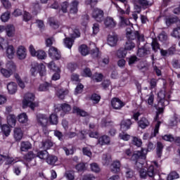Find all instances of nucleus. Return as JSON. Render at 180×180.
Wrapping results in <instances>:
<instances>
[{
    "label": "nucleus",
    "instance_id": "1",
    "mask_svg": "<svg viewBox=\"0 0 180 180\" xmlns=\"http://www.w3.org/2000/svg\"><path fill=\"white\" fill-rule=\"evenodd\" d=\"M158 107H156V109L158 110V112L156 114V116L155 117V120H158V116L160 114L164 112V108L169 105V101L165 100V91H160L158 94Z\"/></svg>",
    "mask_w": 180,
    "mask_h": 180
},
{
    "label": "nucleus",
    "instance_id": "2",
    "mask_svg": "<svg viewBox=\"0 0 180 180\" xmlns=\"http://www.w3.org/2000/svg\"><path fill=\"white\" fill-rule=\"evenodd\" d=\"M34 95L32 93H28L25 95L24 100L22 101V108H30L32 110H34V108L39 106V103H34Z\"/></svg>",
    "mask_w": 180,
    "mask_h": 180
},
{
    "label": "nucleus",
    "instance_id": "3",
    "mask_svg": "<svg viewBox=\"0 0 180 180\" xmlns=\"http://www.w3.org/2000/svg\"><path fill=\"white\" fill-rule=\"evenodd\" d=\"M146 151L144 149H141V151H136L133 154V151L131 148L126 149L124 151V157H131L132 160H137L136 161H140V160H146Z\"/></svg>",
    "mask_w": 180,
    "mask_h": 180
},
{
    "label": "nucleus",
    "instance_id": "4",
    "mask_svg": "<svg viewBox=\"0 0 180 180\" xmlns=\"http://www.w3.org/2000/svg\"><path fill=\"white\" fill-rule=\"evenodd\" d=\"M0 46L1 49H6V56L8 58H13L15 56V48L12 45L8 44L5 39L0 38Z\"/></svg>",
    "mask_w": 180,
    "mask_h": 180
},
{
    "label": "nucleus",
    "instance_id": "5",
    "mask_svg": "<svg viewBox=\"0 0 180 180\" xmlns=\"http://www.w3.org/2000/svg\"><path fill=\"white\" fill-rule=\"evenodd\" d=\"M134 5V9L137 13H140L141 12V7L144 9H147V8H150L153 4V0H138Z\"/></svg>",
    "mask_w": 180,
    "mask_h": 180
},
{
    "label": "nucleus",
    "instance_id": "6",
    "mask_svg": "<svg viewBox=\"0 0 180 180\" xmlns=\"http://www.w3.org/2000/svg\"><path fill=\"white\" fill-rule=\"evenodd\" d=\"M31 75L32 77H36V75L39 72L41 77H44L46 75V66L43 64H36L34 67L30 69Z\"/></svg>",
    "mask_w": 180,
    "mask_h": 180
},
{
    "label": "nucleus",
    "instance_id": "7",
    "mask_svg": "<svg viewBox=\"0 0 180 180\" xmlns=\"http://www.w3.org/2000/svg\"><path fill=\"white\" fill-rule=\"evenodd\" d=\"M135 165H136V168H137L139 171L140 178H141L142 179H146L148 176L147 174V171L143 168L144 167L143 164L140 162V160H139L136 162Z\"/></svg>",
    "mask_w": 180,
    "mask_h": 180
},
{
    "label": "nucleus",
    "instance_id": "8",
    "mask_svg": "<svg viewBox=\"0 0 180 180\" xmlns=\"http://www.w3.org/2000/svg\"><path fill=\"white\" fill-rule=\"evenodd\" d=\"M49 56L53 60H60L61 58V53L54 46H51L49 50Z\"/></svg>",
    "mask_w": 180,
    "mask_h": 180
},
{
    "label": "nucleus",
    "instance_id": "9",
    "mask_svg": "<svg viewBox=\"0 0 180 180\" xmlns=\"http://www.w3.org/2000/svg\"><path fill=\"white\" fill-rule=\"evenodd\" d=\"M124 105V103L118 98H114L111 100V106L115 110H120V109H122Z\"/></svg>",
    "mask_w": 180,
    "mask_h": 180
},
{
    "label": "nucleus",
    "instance_id": "10",
    "mask_svg": "<svg viewBox=\"0 0 180 180\" xmlns=\"http://www.w3.org/2000/svg\"><path fill=\"white\" fill-rule=\"evenodd\" d=\"M92 16L96 22H102V20H103V11L100 8H94L93 10Z\"/></svg>",
    "mask_w": 180,
    "mask_h": 180
},
{
    "label": "nucleus",
    "instance_id": "11",
    "mask_svg": "<svg viewBox=\"0 0 180 180\" xmlns=\"http://www.w3.org/2000/svg\"><path fill=\"white\" fill-rule=\"evenodd\" d=\"M27 56V50L23 46H20L17 49V56L19 60H25Z\"/></svg>",
    "mask_w": 180,
    "mask_h": 180
},
{
    "label": "nucleus",
    "instance_id": "12",
    "mask_svg": "<svg viewBox=\"0 0 180 180\" xmlns=\"http://www.w3.org/2000/svg\"><path fill=\"white\" fill-rule=\"evenodd\" d=\"M118 40L119 38L116 34H110L107 39L108 44L111 47H115L117 44Z\"/></svg>",
    "mask_w": 180,
    "mask_h": 180
},
{
    "label": "nucleus",
    "instance_id": "13",
    "mask_svg": "<svg viewBox=\"0 0 180 180\" xmlns=\"http://www.w3.org/2000/svg\"><path fill=\"white\" fill-rule=\"evenodd\" d=\"M127 37L128 40H130L131 41L135 39H138L139 41H143V40H144V37H143V35H140L137 31L131 32V34H129Z\"/></svg>",
    "mask_w": 180,
    "mask_h": 180
},
{
    "label": "nucleus",
    "instance_id": "14",
    "mask_svg": "<svg viewBox=\"0 0 180 180\" xmlns=\"http://www.w3.org/2000/svg\"><path fill=\"white\" fill-rule=\"evenodd\" d=\"M37 120L41 126H47V123L49 122V118L44 114H39L37 116Z\"/></svg>",
    "mask_w": 180,
    "mask_h": 180
},
{
    "label": "nucleus",
    "instance_id": "15",
    "mask_svg": "<svg viewBox=\"0 0 180 180\" xmlns=\"http://www.w3.org/2000/svg\"><path fill=\"white\" fill-rule=\"evenodd\" d=\"M104 25L106 27L113 29V27H116V21L112 17H107L104 20Z\"/></svg>",
    "mask_w": 180,
    "mask_h": 180
},
{
    "label": "nucleus",
    "instance_id": "16",
    "mask_svg": "<svg viewBox=\"0 0 180 180\" xmlns=\"http://www.w3.org/2000/svg\"><path fill=\"white\" fill-rule=\"evenodd\" d=\"M132 123H131V120H123L121 122V131H127V130H129V129H130Z\"/></svg>",
    "mask_w": 180,
    "mask_h": 180
},
{
    "label": "nucleus",
    "instance_id": "17",
    "mask_svg": "<svg viewBox=\"0 0 180 180\" xmlns=\"http://www.w3.org/2000/svg\"><path fill=\"white\" fill-rule=\"evenodd\" d=\"M13 137L15 141H20L23 138V131L20 128H15L13 130Z\"/></svg>",
    "mask_w": 180,
    "mask_h": 180
},
{
    "label": "nucleus",
    "instance_id": "18",
    "mask_svg": "<svg viewBox=\"0 0 180 180\" xmlns=\"http://www.w3.org/2000/svg\"><path fill=\"white\" fill-rule=\"evenodd\" d=\"M32 146L31 143L29 141H22L20 142V151L26 153V151H29V150H32Z\"/></svg>",
    "mask_w": 180,
    "mask_h": 180
},
{
    "label": "nucleus",
    "instance_id": "19",
    "mask_svg": "<svg viewBox=\"0 0 180 180\" xmlns=\"http://www.w3.org/2000/svg\"><path fill=\"white\" fill-rule=\"evenodd\" d=\"M7 89L8 94L13 95V94H16V91H18V84H16L15 82H11L7 84Z\"/></svg>",
    "mask_w": 180,
    "mask_h": 180
},
{
    "label": "nucleus",
    "instance_id": "20",
    "mask_svg": "<svg viewBox=\"0 0 180 180\" xmlns=\"http://www.w3.org/2000/svg\"><path fill=\"white\" fill-rule=\"evenodd\" d=\"M78 1L74 0L70 6V15H77L78 13Z\"/></svg>",
    "mask_w": 180,
    "mask_h": 180
},
{
    "label": "nucleus",
    "instance_id": "21",
    "mask_svg": "<svg viewBox=\"0 0 180 180\" xmlns=\"http://www.w3.org/2000/svg\"><path fill=\"white\" fill-rule=\"evenodd\" d=\"M6 33L8 37H13L15 36V27L13 25H6Z\"/></svg>",
    "mask_w": 180,
    "mask_h": 180
},
{
    "label": "nucleus",
    "instance_id": "22",
    "mask_svg": "<svg viewBox=\"0 0 180 180\" xmlns=\"http://www.w3.org/2000/svg\"><path fill=\"white\" fill-rule=\"evenodd\" d=\"M98 144H100V146H106L108 144H110V138H109V136L106 135H104L98 139Z\"/></svg>",
    "mask_w": 180,
    "mask_h": 180
},
{
    "label": "nucleus",
    "instance_id": "23",
    "mask_svg": "<svg viewBox=\"0 0 180 180\" xmlns=\"http://www.w3.org/2000/svg\"><path fill=\"white\" fill-rule=\"evenodd\" d=\"M46 161L49 165H56V162L58 161V158L56 155H49Z\"/></svg>",
    "mask_w": 180,
    "mask_h": 180
},
{
    "label": "nucleus",
    "instance_id": "24",
    "mask_svg": "<svg viewBox=\"0 0 180 180\" xmlns=\"http://www.w3.org/2000/svg\"><path fill=\"white\" fill-rule=\"evenodd\" d=\"M139 126L141 127V129H146V127H148L150 126V121L147 120L146 117H142L139 121Z\"/></svg>",
    "mask_w": 180,
    "mask_h": 180
},
{
    "label": "nucleus",
    "instance_id": "25",
    "mask_svg": "<svg viewBox=\"0 0 180 180\" xmlns=\"http://www.w3.org/2000/svg\"><path fill=\"white\" fill-rule=\"evenodd\" d=\"M120 167H121L120 161H118V160L114 161L112 164V168H111L112 172H114V174L119 172V171H120Z\"/></svg>",
    "mask_w": 180,
    "mask_h": 180
},
{
    "label": "nucleus",
    "instance_id": "26",
    "mask_svg": "<svg viewBox=\"0 0 180 180\" xmlns=\"http://www.w3.org/2000/svg\"><path fill=\"white\" fill-rule=\"evenodd\" d=\"M36 157H38L39 160H46L49 157V152L47 150H39L37 152Z\"/></svg>",
    "mask_w": 180,
    "mask_h": 180
},
{
    "label": "nucleus",
    "instance_id": "27",
    "mask_svg": "<svg viewBox=\"0 0 180 180\" xmlns=\"http://www.w3.org/2000/svg\"><path fill=\"white\" fill-rule=\"evenodd\" d=\"M6 68L8 70H10L13 74V72H16V64L13 63V61H8L6 64Z\"/></svg>",
    "mask_w": 180,
    "mask_h": 180
},
{
    "label": "nucleus",
    "instance_id": "28",
    "mask_svg": "<svg viewBox=\"0 0 180 180\" xmlns=\"http://www.w3.org/2000/svg\"><path fill=\"white\" fill-rule=\"evenodd\" d=\"M53 146V142L51 140H46L41 143V148L44 150H50V148Z\"/></svg>",
    "mask_w": 180,
    "mask_h": 180
},
{
    "label": "nucleus",
    "instance_id": "29",
    "mask_svg": "<svg viewBox=\"0 0 180 180\" xmlns=\"http://www.w3.org/2000/svg\"><path fill=\"white\" fill-rule=\"evenodd\" d=\"M164 149V144L161 142L157 143V155L159 158H161V155H162V150Z\"/></svg>",
    "mask_w": 180,
    "mask_h": 180
},
{
    "label": "nucleus",
    "instance_id": "30",
    "mask_svg": "<svg viewBox=\"0 0 180 180\" xmlns=\"http://www.w3.org/2000/svg\"><path fill=\"white\" fill-rule=\"evenodd\" d=\"M79 53H81L82 56H88L89 54V49H88V46L85 44L80 46L79 49Z\"/></svg>",
    "mask_w": 180,
    "mask_h": 180
},
{
    "label": "nucleus",
    "instance_id": "31",
    "mask_svg": "<svg viewBox=\"0 0 180 180\" xmlns=\"http://www.w3.org/2000/svg\"><path fill=\"white\" fill-rule=\"evenodd\" d=\"M127 55V51L124 49V48H120L117 51V57H118V58H124V57H126Z\"/></svg>",
    "mask_w": 180,
    "mask_h": 180
},
{
    "label": "nucleus",
    "instance_id": "32",
    "mask_svg": "<svg viewBox=\"0 0 180 180\" xmlns=\"http://www.w3.org/2000/svg\"><path fill=\"white\" fill-rule=\"evenodd\" d=\"M7 122L11 127H13L16 124V117L15 115H9L7 117Z\"/></svg>",
    "mask_w": 180,
    "mask_h": 180
},
{
    "label": "nucleus",
    "instance_id": "33",
    "mask_svg": "<svg viewBox=\"0 0 180 180\" xmlns=\"http://www.w3.org/2000/svg\"><path fill=\"white\" fill-rule=\"evenodd\" d=\"M90 54L93 58H98V57H101V52L99 51V49L96 48V46L90 51Z\"/></svg>",
    "mask_w": 180,
    "mask_h": 180
},
{
    "label": "nucleus",
    "instance_id": "34",
    "mask_svg": "<svg viewBox=\"0 0 180 180\" xmlns=\"http://www.w3.org/2000/svg\"><path fill=\"white\" fill-rule=\"evenodd\" d=\"M73 113H77V115H79V116H83V117L88 115V112L81 110L78 107L73 108Z\"/></svg>",
    "mask_w": 180,
    "mask_h": 180
},
{
    "label": "nucleus",
    "instance_id": "35",
    "mask_svg": "<svg viewBox=\"0 0 180 180\" xmlns=\"http://www.w3.org/2000/svg\"><path fill=\"white\" fill-rule=\"evenodd\" d=\"M134 47H136V44H134L133 41H131V40H128L126 42L125 46H124V49L127 51V50L129 51H130L131 50H133V49H134Z\"/></svg>",
    "mask_w": 180,
    "mask_h": 180
},
{
    "label": "nucleus",
    "instance_id": "36",
    "mask_svg": "<svg viewBox=\"0 0 180 180\" xmlns=\"http://www.w3.org/2000/svg\"><path fill=\"white\" fill-rule=\"evenodd\" d=\"M66 155H72L74 154V147L72 146H65L63 148Z\"/></svg>",
    "mask_w": 180,
    "mask_h": 180
},
{
    "label": "nucleus",
    "instance_id": "37",
    "mask_svg": "<svg viewBox=\"0 0 180 180\" xmlns=\"http://www.w3.org/2000/svg\"><path fill=\"white\" fill-rule=\"evenodd\" d=\"M146 172L149 178L154 179V176H155V170L154 169V166L150 165Z\"/></svg>",
    "mask_w": 180,
    "mask_h": 180
},
{
    "label": "nucleus",
    "instance_id": "38",
    "mask_svg": "<svg viewBox=\"0 0 180 180\" xmlns=\"http://www.w3.org/2000/svg\"><path fill=\"white\" fill-rule=\"evenodd\" d=\"M34 158H36V155L33 153V151L28 152L25 156L24 160L25 161H32Z\"/></svg>",
    "mask_w": 180,
    "mask_h": 180
},
{
    "label": "nucleus",
    "instance_id": "39",
    "mask_svg": "<svg viewBox=\"0 0 180 180\" xmlns=\"http://www.w3.org/2000/svg\"><path fill=\"white\" fill-rule=\"evenodd\" d=\"M1 74L5 77V78H10L11 75H13V73L8 69L1 68L0 70Z\"/></svg>",
    "mask_w": 180,
    "mask_h": 180
},
{
    "label": "nucleus",
    "instance_id": "40",
    "mask_svg": "<svg viewBox=\"0 0 180 180\" xmlns=\"http://www.w3.org/2000/svg\"><path fill=\"white\" fill-rule=\"evenodd\" d=\"M48 22L51 27L53 29H58V22L56 21L54 18H49Z\"/></svg>",
    "mask_w": 180,
    "mask_h": 180
},
{
    "label": "nucleus",
    "instance_id": "41",
    "mask_svg": "<svg viewBox=\"0 0 180 180\" xmlns=\"http://www.w3.org/2000/svg\"><path fill=\"white\" fill-rule=\"evenodd\" d=\"M49 122L51 124H58V117L56 114H51L49 117Z\"/></svg>",
    "mask_w": 180,
    "mask_h": 180
},
{
    "label": "nucleus",
    "instance_id": "42",
    "mask_svg": "<svg viewBox=\"0 0 180 180\" xmlns=\"http://www.w3.org/2000/svg\"><path fill=\"white\" fill-rule=\"evenodd\" d=\"M67 94H68V90H64L63 89L58 90L56 93V95L60 98V99H64V96Z\"/></svg>",
    "mask_w": 180,
    "mask_h": 180
},
{
    "label": "nucleus",
    "instance_id": "43",
    "mask_svg": "<svg viewBox=\"0 0 180 180\" xmlns=\"http://www.w3.org/2000/svg\"><path fill=\"white\" fill-rule=\"evenodd\" d=\"M35 57H37L39 60H44L46 57H47V55L46 54V52L43 50H39L37 51Z\"/></svg>",
    "mask_w": 180,
    "mask_h": 180
},
{
    "label": "nucleus",
    "instance_id": "44",
    "mask_svg": "<svg viewBox=\"0 0 180 180\" xmlns=\"http://www.w3.org/2000/svg\"><path fill=\"white\" fill-rule=\"evenodd\" d=\"M27 120L28 118L26 113L22 112L18 115V121L20 122V123H27Z\"/></svg>",
    "mask_w": 180,
    "mask_h": 180
},
{
    "label": "nucleus",
    "instance_id": "45",
    "mask_svg": "<svg viewBox=\"0 0 180 180\" xmlns=\"http://www.w3.org/2000/svg\"><path fill=\"white\" fill-rule=\"evenodd\" d=\"M10 18H11V12L9 11H6L1 15V20L4 22H8V20H9Z\"/></svg>",
    "mask_w": 180,
    "mask_h": 180
},
{
    "label": "nucleus",
    "instance_id": "46",
    "mask_svg": "<svg viewBox=\"0 0 180 180\" xmlns=\"http://www.w3.org/2000/svg\"><path fill=\"white\" fill-rule=\"evenodd\" d=\"M148 54V51L144 48H141L138 50V57H146Z\"/></svg>",
    "mask_w": 180,
    "mask_h": 180
},
{
    "label": "nucleus",
    "instance_id": "47",
    "mask_svg": "<svg viewBox=\"0 0 180 180\" xmlns=\"http://www.w3.org/2000/svg\"><path fill=\"white\" fill-rule=\"evenodd\" d=\"M48 68L53 71H56V72H60V68L57 67L53 61L48 64Z\"/></svg>",
    "mask_w": 180,
    "mask_h": 180
},
{
    "label": "nucleus",
    "instance_id": "48",
    "mask_svg": "<svg viewBox=\"0 0 180 180\" xmlns=\"http://www.w3.org/2000/svg\"><path fill=\"white\" fill-rule=\"evenodd\" d=\"M1 128L5 136L8 137V136H9L11 134V127L6 124H4Z\"/></svg>",
    "mask_w": 180,
    "mask_h": 180
},
{
    "label": "nucleus",
    "instance_id": "49",
    "mask_svg": "<svg viewBox=\"0 0 180 180\" xmlns=\"http://www.w3.org/2000/svg\"><path fill=\"white\" fill-rule=\"evenodd\" d=\"M162 140L165 141H169V143H174L175 142V137L174 136L169 134V135H164L162 137Z\"/></svg>",
    "mask_w": 180,
    "mask_h": 180
},
{
    "label": "nucleus",
    "instance_id": "50",
    "mask_svg": "<svg viewBox=\"0 0 180 180\" xmlns=\"http://www.w3.org/2000/svg\"><path fill=\"white\" fill-rule=\"evenodd\" d=\"M102 160L103 164H104V165H109V164H110V162L112 161V158L110 155H103Z\"/></svg>",
    "mask_w": 180,
    "mask_h": 180
},
{
    "label": "nucleus",
    "instance_id": "51",
    "mask_svg": "<svg viewBox=\"0 0 180 180\" xmlns=\"http://www.w3.org/2000/svg\"><path fill=\"white\" fill-rule=\"evenodd\" d=\"M119 137L121 140H124V141H129V139L131 136L129 134H126L124 131H122V132L120 133Z\"/></svg>",
    "mask_w": 180,
    "mask_h": 180
},
{
    "label": "nucleus",
    "instance_id": "52",
    "mask_svg": "<svg viewBox=\"0 0 180 180\" xmlns=\"http://www.w3.org/2000/svg\"><path fill=\"white\" fill-rule=\"evenodd\" d=\"M49 88H50V84L46 82L39 85V91L41 92H44L46 91H49Z\"/></svg>",
    "mask_w": 180,
    "mask_h": 180
},
{
    "label": "nucleus",
    "instance_id": "53",
    "mask_svg": "<svg viewBox=\"0 0 180 180\" xmlns=\"http://www.w3.org/2000/svg\"><path fill=\"white\" fill-rule=\"evenodd\" d=\"M92 79L96 82H101L103 79V75L101 73H95L92 77Z\"/></svg>",
    "mask_w": 180,
    "mask_h": 180
},
{
    "label": "nucleus",
    "instance_id": "54",
    "mask_svg": "<svg viewBox=\"0 0 180 180\" xmlns=\"http://www.w3.org/2000/svg\"><path fill=\"white\" fill-rule=\"evenodd\" d=\"M90 168L93 172H101V168L99 167V165H98L97 163H91L90 165Z\"/></svg>",
    "mask_w": 180,
    "mask_h": 180
},
{
    "label": "nucleus",
    "instance_id": "55",
    "mask_svg": "<svg viewBox=\"0 0 180 180\" xmlns=\"http://www.w3.org/2000/svg\"><path fill=\"white\" fill-rule=\"evenodd\" d=\"M178 178H179V174L176 172H172L167 176V180L178 179Z\"/></svg>",
    "mask_w": 180,
    "mask_h": 180
},
{
    "label": "nucleus",
    "instance_id": "56",
    "mask_svg": "<svg viewBox=\"0 0 180 180\" xmlns=\"http://www.w3.org/2000/svg\"><path fill=\"white\" fill-rule=\"evenodd\" d=\"M132 143L134 144V146H136V147H141L143 142L140 139L134 136L133 137Z\"/></svg>",
    "mask_w": 180,
    "mask_h": 180
},
{
    "label": "nucleus",
    "instance_id": "57",
    "mask_svg": "<svg viewBox=\"0 0 180 180\" xmlns=\"http://www.w3.org/2000/svg\"><path fill=\"white\" fill-rule=\"evenodd\" d=\"M151 46L153 51H158V50H160V44H158L157 40L153 39L151 43Z\"/></svg>",
    "mask_w": 180,
    "mask_h": 180
},
{
    "label": "nucleus",
    "instance_id": "58",
    "mask_svg": "<svg viewBox=\"0 0 180 180\" xmlns=\"http://www.w3.org/2000/svg\"><path fill=\"white\" fill-rule=\"evenodd\" d=\"M63 112L65 113H68L69 112H71V106L68 104H62L60 106Z\"/></svg>",
    "mask_w": 180,
    "mask_h": 180
},
{
    "label": "nucleus",
    "instance_id": "59",
    "mask_svg": "<svg viewBox=\"0 0 180 180\" xmlns=\"http://www.w3.org/2000/svg\"><path fill=\"white\" fill-rule=\"evenodd\" d=\"M91 99L94 103H99V101H101V96L96 94H94L91 95Z\"/></svg>",
    "mask_w": 180,
    "mask_h": 180
},
{
    "label": "nucleus",
    "instance_id": "60",
    "mask_svg": "<svg viewBox=\"0 0 180 180\" xmlns=\"http://www.w3.org/2000/svg\"><path fill=\"white\" fill-rule=\"evenodd\" d=\"M65 46L68 47V49H71L72 47V44H74V41L70 38H66L64 41Z\"/></svg>",
    "mask_w": 180,
    "mask_h": 180
},
{
    "label": "nucleus",
    "instance_id": "61",
    "mask_svg": "<svg viewBox=\"0 0 180 180\" xmlns=\"http://www.w3.org/2000/svg\"><path fill=\"white\" fill-rule=\"evenodd\" d=\"M172 36L176 37V39H180V27H178L173 30Z\"/></svg>",
    "mask_w": 180,
    "mask_h": 180
},
{
    "label": "nucleus",
    "instance_id": "62",
    "mask_svg": "<svg viewBox=\"0 0 180 180\" xmlns=\"http://www.w3.org/2000/svg\"><path fill=\"white\" fill-rule=\"evenodd\" d=\"M158 39L160 41H167V40H168V35H167V33L165 32H162L159 34Z\"/></svg>",
    "mask_w": 180,
    "mask_h": 180
},
{
    "label": "nucleus",
    "instance_id": "63",
    "mask_svg": "<svg viewBox=\"0 0 180 180\" xmlns=\"http://www.w3.org/2000/svg\"><path fill=\"white\" fill-rule=\"evenodd\" d=\"M121 24L122 26H130L131 25V23H130V21L129 19L125 18L124 17H120Z\"/></svg>",
    "mask_w": 180,
    "mask_h": 180
},
{
    "label": "nucleus",
    "instance_id": "64",
    "mask_svg": "<svg viewBox=\"0 0 180 180\" xmlns=\"http://www.w3.org/2000/svg\"><path fill=\"white\" fill-rule=\"evenodd\" d=\"M82 91H84V86L82 84H79L75 91V94L78 95V94H82Z\"/></svg>",
    "mask_w": 180,
    "mask_h": 180
}]
</instances>
